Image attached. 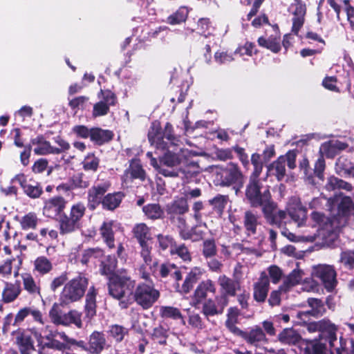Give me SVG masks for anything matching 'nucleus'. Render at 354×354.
Listing matches in <instances>:
<instances>
[{
  "label": "nucleus",
  "instance_id": "43",
  "mask_svg": "<svg viewBox=\"0 0 354 354\" xmlns=\"http://www.w3.org/2000/svg\"><path fill=\"white\" fill-rule=\"evenodd\" d=\"M160 274L162 277L171 276L178 281L182 279V274L178 268L174 263H163L160 267Z\"/></svg>",
  "mask_w": 354,
  "mask_h": 354
},
{
  "label": "nucleus",
  "instance_id": "15",
  "mask_svg": "<svg viewBox=\"0 0 354 354\" xmlns=\"http://www.w3.org/2000/svg\"><path fill=\"white\" fill-rule=\"evenodd\" d=\"M189 209L187 201L184 198H179L167 206V212L170 216L171 218H174L176 216H178V220L180 223V226L183 227L185 224V221L180 216L186 213Z\"/></svg>",
  "mask_w": 354,
  "mask_h": 354
},
{
  "label": "nucleus",
  "instance_id": "54",
  "mask_svg": "<svg viewBox=\"0 0 354 354\" xmlns=\"http://www.w3.org/2000/svg\"><path fill=\"white\" fill-rule=\"evenodd\" d=\"M143 212L151 219L160 218L163 215V210L158 204H148L143 207Z\"/></svg>",
  "mask_w": 354,
  "mask_h": 354
},
{
  "label": "nucleus",
  "instance_id": "31",
  "mask_svg": "<svg viewBox=\"0 0 354 354\" xmlns=\"http://www.w3.org/2000/svg\"><path fill=\"white\" fill-rule=\"evenodd\" d=\"M312 220L318 225V228L316 230V237L321 235L324 231H330L333 222L329 218L325 216L323 214L317 212H313L311 214Z\"/></svg>",
  "mask_w": 354,
  "mask_h": 354
},
{
  "label": "nucleus",
  "instance_id": "29",
  "mask_svg": "<svg viewBox=\"0 0 354 354\" xmlns=\"http://www.w3.org/2000/svg\"><path fill=\"white\" fill-rule=\"evenodd\" d=\"M109 185L103 183L97 186H94L88 191V205L94 209L99 205L102 201V197L107 191Z\"/></svg>",
  "mask_w": 354,
  "mask_h": 354
},
{
  "label": "nucleus",
  "instance_id": "5",
  "mask_svg": "<svg viewBox=\"0 0 354 354\" xmlns=\"http://www.w3.org/2000/svg\"><path fill=\"white\" fill-rule=\"evenodd\" d=\"M134 285V281L129 277L113 274L109 279V293L112 297L121 299L131 293Z\"/></svg>",
  "mask_w": 354,
  "mask_h": 354
},
{
  "label": "nucleus",
  "instance_id": "33",
  "mask_svg": "<svg viewBox=\"0 0 354 354\" xmlns=\"http://www.w3.org/2000/svg\"><path fill=\"white\" fill-rule=\"evenodd\" d=\"M114 227H115L114 221H109L104 222L100 229L101 236L110 248H113L115 245L113 232Z\"/></svg>",
  "mask_w": 354,
  "mask_h": 354
},
{
  "label": "nucleus",
  "instance_id": "60",
  "mask_svg": "<svg viewBox=\"0 0 354 354\" xmlns=\"http://www.w3.org/2000/svg\"><path fill=\"white\" fill-rule=\"evenodd\" d=\"M216 254V246L212 239L205 240L203 245V254L205 258H210Z\"/></svg>",
  "mask_w": 354,
  "mask_h": 354
},
{
  "label": "nucleus",
  "instance_id": "23",
  "mask_svg": "<svg viewBox=\"0 0 354 354\" xmlns=\"http://www.w3.org/2000/svg\"><path fill=\"white\" fill-rule=\"evenodd\" d=\"M204 270L198 266L192 268L186 275L180 292L187 294L193 288L194 284L201 278Z\"/></svg>",
  "mask_w": 354,
  "mask_h": 354
},
{
  "label": "nucleus",
  "instance_id": "51",
  "mask_svg": "<svg viewBox=\"0 0 354 354\" xmlns=\"http://www.w3.org/2000/svg\"><path fill=\"white\" fill-rule=\"evenodd\" d=\"M24 289L30 295H40L39 287L36 284L33 277L28 273L21 274Z\"/></svg>",
  "mask_w": 354,
  "mask_h": 354
},
{
  "label": "nucleus",
  "instance_id": "2",
  "mask_svg": "<svg viewBox=\"0 0 354 354\" xmlns=\"http://www.w3.org/2000/svg\"><path fill=\"white\" fill-rule=\"evenodd\" d=\"M337 330L338 327L329 319L321 320L320 335H326L330 348L335 349L337 354H354V341L352 339L347 340L341 337L339 341V346H336Z\"/></svg>",
  "mask_w": 354,
  "mask_h": 354
},
{
  "label": "nucleus",
  "instance_id": "8",
  "mask_svg": "<svg viewBox=\"0 0 354 354\" xmlns=\"http://www.w3.org/2000/svg\"><path fill=\"white\" fill-rule=\"evenodd\" d=\"M97 96L100 100L93 105V118L106 115L109 112L110 106L115 105L117 102L116 95L110 90L100 89Z\"/></svg>",
  "mask_w": 354,
  "mask_h": 354
},
{
  "label": "nucleus",
  "instance_id": "25",
  "mask_svg": "<svg viewBox=\"0 0 354 354\" xmlns=\"http://www.w3.org/2000/svg\"><path fill=\"white\" fill-rule=\"evenodd\" d=\"M145 178V173L140 162L137 160H132L129 167L127 169L122 176V180L126 184L132 181L133 179L138 178L143 180Z\"/></svg>",
  "mask_w": 354,
  "mask_h": 354
},
{
  "label": "nucleus",
  "instance_id": "55",
  "mask_svg": "<svg viewBox=\"0 0 354 354\" xmlns=\"http://www.w3.org/2000/svg\"><path fill=\"white\" fill-rule=\"evenodd\" d=\"M147 156L150 158V164L153 166L158 172L166 177H176L178 173L176 170H169L168 169L162 168L158 163L157 160L152 156V153L149 151L147 153Z\"/></svg>",
  "mask_w": 354,
  "mask_h": 354
},
{
  "label": "nucleus",
  "instance_id": "9",
  "mask_svg": "<svg viewBox=\"0 0 354 354\" xmlns=\"http://www.w3.org/2000/svg\"><path fill=\"white\" fill-rule=\"evenodd\" d=\"M313 274L319 278L325 288L331 292L337 285V274L333 266L319 264L313 267Z\"/></svg>",
  "mask_w": 354,
  "mask_h": 354
},
{
  "label": "nucleus",
  "instance_id": "57",
  "mask_svg": "<svg viewBox=\"0 0 354 354\" xmlns=\"http://www.w3.org/2000/svg\"><path fill=\"white\" fill-rule=\"evenodd\" d=\"M281 234L292 242H299L301 241L313 242L316 240V234L297 236L288 230H283L281 231Z\"/></svg>",
  "mask_w": 354,
  "mask_h": 354
},
{
  "label": "nucleus",
  "instance_id": "7",
  "mask_svg": "<svg viewBox=\"0 0 354 354\" xmlns=\"http://www.w3.org/2000/svg\"><path fill=\"white\" fill-rule=\"evenodd\" d=\"M270 195L268 187L262 186L261 183L249 182L247 185L245 196L252 207H260L262 203L268 201Z\"/></svg>",
  "mask_w": 354,
  "mask_h": 354
},
{
  "label": "nucleus",
  "instance_id": "30",
  "mask_svg": "<svg viewBox=\"0 0 354 354\" xmlns=\"http://www.w3.org/2000/svg\"><path fill=\"white\" fill-rule=\"evenodd\" d=\"M21 292V286L19 281L15 283L5 282L2 291V301L4 303H10L15 301Z\"/></svg>",
  "mask_w": 354,
  "mask_h": 354
},
{
  "label": "nucleus",
  "instance_id": "18",
  "mask_svg": "<svg viewBox=\"0 0 354 354\" xmlns=\"http://www.w3.org/2000/svg\"><path fill=\"white\" fill-rule=\"evenodd\" d=\"M300 347L306 354H327L326 344L322 342V335L319 339H302Z\"/></svg>",
  "mask_w": 354,
  "mask_h": 354
},
{
  "label": "nucleus",
  "instance_id": "40",
  "mask_svg": "<svg viewBox=\"0 0 354 354\" xmlns=\"http://www.w3.org/2000/svg\"><path fill=\"white\" fill-rule=\"evenodd\" d=\"M59 223L60 233L62 234L71 233L80 227V223L66 215L60 218Z\"/></svg>",
  "mask_w": 354,
  "mask_h": 354
},
{
  "label": "nucleus",
  "instance_id": "37",
  "mask_svg": "<svg viewBox=\"0 0 354 354\" xmlns=\"http://www.w3.org/2000/svg\"><path fill=\"white\" fill-rule=\"evenodd\" d=\"M239 310L236 307H231L227 310V319L225 321V326L234 335H236L240 331L236 324L238 322V317L239 315Z\"/></svg>",
  "mask_w": 354,
  "mask_h": 354
},
{
  "label": "nucleus",
  "instance_id": "35",
  "mask_svg": "<svg viewBox=\"0 0 354 354\" xmlns=\"http://www.w3.org/2000/svg\"><path fill=\"white\" fill-rule=\"evenodd\" d=\"M113 133L109 130L102 129L98 127L91 128V140L97 145H102L111 140Z\"/></svg>",
  "mask_w": 354,
  "mask_h": 354
},
{
  "label": "nucleus",
  "instance_id": "61",
  "mask_svg": "<svg viewBox=\"0 0 354 354\" xmlns=\"http://www.w3.org/2000/svg\"><path fill=\"white\" fill-rule=\"evenodd\" d=\"M128 333V329L120 325H113L111 327L110 334L117 342L123 340Z\"/></svg>",
  "mask_w": 354,
  "mask_h": 354
},
{
  "label": "nucleus",
  "instance_id": "1",
  "mask_svg": "<svg viewBox=\"0 0 354 354\" xmlns=\"http://www.w3.org/2000/svg\"><path fill=\"white\" fill-rule=\"evenodd\" d=\"M166 129L169 131L166 138L169 141V145L166 146V151L160 158V162L163 165L169 167H175L185 163L191 156V151L187 149L178 147L179 140L172 135V127L170 124H166Z\"/></svg>",
  "mask_w": 354,
  "mask_h": 354
},
{
  "label": "nucleus",
  "instance_id": "14",
  "mask_svg": "<svg viewBox=\"0 0 354 354\" xmlns=\"http://www.w3.org/2000/svg\"><path fill=\"white\" fill-rule=\"evenodd\" d=\"M66 201L62 196H55L46 201L43 207V214L48 218H55L60 215L66 207Z\"/></svg>",
  "mask_w": 354,
  "mask_h": 354
},
{
  "label": "nucleus",
  "instance_id": "27",
  "mask_svg": "<svg viewBox=\"0 0 354 354\" xmlns=\"http://www.w3.org/2000/svg\"><path fill=\"white\" fill-rule=\"evenodd\" d=\"M31 143L35 145L34 152L37 155H46L48 153L58 154L61 152L59 149L52 147L50 142L44 140L42 137H37L32 139Z\"/></svg>",
  "mask_w": 354,
  "mask_h": 354
},
{
  "label": "nucleus",
  "instance_id": "3",
  "mask_svg": "<svg viewBox=\"0 0 354 354\" xmlns=\"http://www.w3.org/2000/svg\"><path fill=\"white\" fill-rule=\"evenodd\" d=\"M88 284V279L82 274L70 280L65 284L60 295L61 303L68 305L79 301L84 296Z\"/></svg>",
  "mask_w": 354,
  "mask_h": 354
},
{
  "label": "nucleus",
  "instance_id": "44",
  "mask_svg": "<svg viewBox=\"0 0 354 354\" xmlns=\"http://www.w3.org/2000/svg\"><path fill=\"white\" fill-rule=\"evenodd\" d=\"M279 340L286 344H295L301 337L299 333L292 328H286L279 334Z\"/></svg>",
  "mask_w": 354,
  "mask_h": 354
},
{
  "label": "nucleus",
  "instance_id": "64",
  "mask_svg": "<svg viewBox=\"0 0 354 354\" xmlns=\"http://www.w3.org/2000/svg\"><path fill=\"white\" fill-rule=\"evenodd\" d=\"M212 29L209 19L202 18L198 20V30L201 35L207 37L212 34Z\"/></svg>",
  "mask_w": 354,
  "mask_h": 354
},
{
  "label": "nucleus",
  "instance_id": "17",
  "mask_svg": "<svg viewBox=\"0 0 354 354\" xmlns=\"http://www.w3.org/2000/svg\"><path fill=\"white\" fill-rule=\"evenodd\" d=\"M236 336L242 337L247 343L254 346H258L261 343L267 342L264 332L257 326L251 328L248 331L240 330Z\"/></svg>",
  "mask_w": 354,
  "mask_h": 354
},
{
  "label": "nucleus",
  "instance_id": "22",
  "mask_svg": "<svg viewBox=\"0 0 354 354\" xmlns=\"http://www.w3.org/2000/svg\"><path fill=\"white\" fill-rule=\"evenodd\" d=\"M216 287L214 282L210 279H207L201 282L196 287L194 295L193 302L194 305L199 304L202 300L206 298L207 293H215Z\"/></svg>",
  "mask_w": 354,
  "mask_h": 354
},
{
  "label": "nucleus",
  "instance_id": "16",
  "mask_svg": "<svg viewBox=\"0 0 354 354\" xmlns=\"http://www.w3.org/2000/svg\"><path fill=\"white\" fill-rule=\"evenodd\" d=\"M216 303L212 299L207 300L203 306L202 312L208 319L209 317L223 313V310L228 304V299L225 297H216Z\"/></svg>",
  "mask_w": 354,
  "mask_h": 354
},
{
  "label": "nucleus",
  "instance_id": "41",
  "mask_svg": "<svg viewBox=\"0 0 354 354\" xmlns=\"http://www.w3.org/2000/svg\"><path fill=\"white\" fill-rule=\"evenodd\" d=\"M133 232L140 244L149 243L151 240L149 228L145 223L137 224L133 227Z\"/></svg>",
  "mask_w": 354,
  "mask_h": 354
},
{
  "label": "nucleus",
  "instance_id": "11",
  "mask_svg": "<svg viewBox=\"0 0 354 354\" xmlns=\"http://www.w3.org/2000/svg\"><path fill=\"white\" fill-rule=\"evenodd\" d=\"M32 336L39 340L41 337L40 333L35 330L19 331L17 333L16 343L21 354H31L35 350Z\"/></svg>",
  "mask_w": 354,
  "mask_h": 354
},
{
  "label": "nucleus",
  "instance_id": "12",
  "mask_svg": "<svg viewBox=\"0 0 354 354\" xmlns=\"http://www.w3.org/2000/svg\"><path fill=\"white\" fill-rule=\"evenodd\" d=\"M168 133L169 131H167L166 127L164 132L162 131L159 122H153L148 132V139L150 144L157 149H165L166 146L169 145V141L166 138Z\"/></svg>",
  "mask_w": 354,
  "mask_h": 354
},
{
  "label": "nucleus",
  "instance_id": "49",
  "mask_svg": "<svg viewBox=\"0 0 354 354\" xmlns=\"http://www.w3.org/2000/svg\"><path fill=\"white\" fill-rule=\"evenodd\" d=\"M160 314L162 317L173 319H180L182 324H185V321L183 317V315L180 310L173 306H162L160 309Z\"/></svg>",
  "mask_w": 354,
  "mask_h": 354
},
{
  "label": "nucleus",
  "instance_id": "21",
  "mask_svg": "<svg viewBox=\"0 0 354 354\" xmlns=\"http://www.w3.org/2000/svg\"><path fill=\"white\" fill-rule=\"evenodd\" d=\"M218 283L221 288L222 296L227 298V296H234L237 290L240 288V283L232 279L225 275H221L218 279Z\"/></svg>",
  "mask_w": 354,
  "mask_h": 354
},
{
  "label": "nucleus",
  "instance_id": "53",
  "mask_svg": "<svg viewBox=\"0 0 354 354\" xmlns=\"http://www.w3.org/2000/svg\"><path fill=\"white\" fill-rule=\"evenodd\" d=\"M326 187L328 190L343 189L346 191H351L352 189V185L350 183L335 176H331L328 179Z\"/></svg>",
  "mask_w": 354,
  "mask_h": 354
},
{
  "label": "nucleus",
  "instance_id": "10",
  "mask_svg": "<svg viewBox=\"0 0 354 354\" xmlns=\"http://www.w3.org/2000/svg\"><path fill=\"white\" fill-rule=\"evenodd\" d=\"M262 212L267 222L281 227L286 218V212L283 210L277 211V205L272 201L271 194L268 201L262 203Z\"/></svg>",
  "mask_w": 354,
  "mask_h": 354
},
{
  "label": "nucleus",
  "instance_id": "24",
  "mask_svg": "<svg viewBox=\"0 0 354 354\" xmlns=\"http://www.w3.org/2000/svg\"><path fill=\"white\" fill-rule=\"evenodd\" d=\"M288 214L291 219L297 223L298 227L301 226L307 218V210L300 203L290 205L288 208Z\"/></svg>",
  "mask_w": 354,
  "mask_h": 354
},
{
  "label": "nucleus",
  "instance_id": "32",
  "mask_svg": "<svg viewBox=\"0 0 354 354\" xmlns=\"http://www.w3.org/2000/svg\"><path fill=\"white\" fill-rule=\"evenodd\" d=\"M336 173L343 177L351 176L354 178V166L346 158L339 157L335 164Z\"/></svg>",
  "mask_w": 354,
  "mask_h": 354
},
{
  "label": "nucleus",
  "instance_id": "36",
  "mask_svg": "<svg viewBox=\"0 0 354 354\" xmlns=\"http://www.w3.org/2000/svg\"><path fill=\"white\" fill-rule=\"evenodd\" d=\"M235 59L234 50L227 46H221L214 53V60L219 64H227Z\"/></svg>",
  "mask_w": 354,
  "mask_h": 354
},
{
  "label": "nucleus",
  "instance_id": "62",
  "mask_svg": "<svg viewBox=\"0 0 354 354\" xmlns=\"http://www.w3.org/2000/svg\"><path fill=\"white\" fill-rule=\"evenodd\" d=\"M72 188H86L89 185L88 181L82 174L74 175L71 179Z\"/></svg>",
  "mask_w": 354,
  "mask_h": 354
},
{
  "label": "nucleus",
  "instance_id": "42",
  "mask_svg": "<svg viewBox=\"0 0 354 354\" xmlns=\"http://www.w3.org/2000/svg\"><path fill=\"white\" fill-rule=\"evenodd\" d=\"M96 292L94 287H91L86 297L85 313L88 318H92L96 313Z\"/></svg>",
  "mask_w": 354,
  "mask_h": 354
},
{
  "label": "nucleus",
  "instance_id": "45",
  "mask_svg": "<svg viewBox=\"0 0 354 354\" xmlns=\"http://www.w3.org/2000/svg\"><path fill=\"white\" fill-rule=\"evenodd\" d=\"M39 218L35 212H29L19 220L20 226L24 230H34L37 227Z\"/></svg>",
  "mask_w": 354,
  "mask_h": 354
},
{
  "label": "nucleus",
  "instance_id": "26",
  "mask_svg": "<svg viewBox=\"0 0 354 354\" xmlns=\"http://www.w3.org/2000/svg\"><path fill=\"white\" fill-rule=\"evenodd\" d=\"M347 145L339 140H330L324 142L319 148L322 156L333 158L339 151L345 149Z\"/></svg>",
  "mask_w": 354,
  "mask_h": 354
},
{
  "label": "nucleus",
  "instance_id": "20",
  "mask_svg": "<svg viewBox=\"0 0 354 354\" xmlns=\"http://www.w3.org/2000/svg\"><path fill=\"white\" fill-rule=\"evenodd\" d=\"M270 281L266 272L261 273L259 281L254 285V298L259 302L266 300L269 290Z\"/></svg>",
  "mask_w": 354,
  "mask_h": 354
},
{
  "label": "nucleus",
  "instance_id": "13",
  "mask_svg": "<svg viewBox=\"0 0 354 354\" xmlns=\"http://www.w3.org/2000/svg\"><path fill=\"white\" fill-rule=\"evenodd\" d=\"M243 174L237 165L234 163H230L222 170L221 185L230 186L236 184L241 187L243 183Z\"/></svg>",
  "mask_w": 354,
  "mask_h": 354
},
{
  "label": "nucleus",
  "instance_id": "34",
  "mask_svg": "<svg viewBox=\"0 0 354 354\" xmlns=\"http://www.w3.org/2000/svg\"><path fill=\"white\" fill-rule=\"evenodd\" d=\"M270 175L276 176L278 180H281L286 175V164L283 156H280L268 167Z\"/></svg>",
  "mask_w": 354,
  "mask_h": 354
},
{
  "label": "nucleus",
  "instance_id": "19",
  "mask_svg": "<svg viewBox=\"0 0 354 354\" xmlns=\"http://www.w3.org/2000/svg\"><path fill=\"white\" fill-rule=\"evenodd\" d=\"M290 10L293 15L292 31L297 35L304 23V16L306 10V6L301 2L297 1L292 4Z\"/></svg>",
  "mask_w": 354,
  "mask_h": 354
},
{
  "label": "nucleus",
  "instance_id": "39",
  "mask_svg": "<svg viewBox=\"0 0 354 354\" xmlns=\"http://www.w3.org/2000/svg\"><path fill=\"white\" fill-rule=\"evenodd\" d=\"M243 225L248 235L255 234L259 225L257 215L250 211H246L244 214Z\"/></svg>",
  "mask_w": 354,
  "mask_h": 354
},
{
  "label": "nucleus",
  "instance_id": "58",
  "mask_svg": "<svg viewBox=\"0 0 354 354\" xmlns=\"http://www.w3.org/2000/svg\"><path fill=\"white\" fill-rule=\"evenodd\" d=\"M308 305L312 308L313 315H322L325 312L324 304L322 300L315 298H309L308 299Z\"/></svg>",
  "mask_w": 354,
  "mask_h": 354
},
{
  "label": "nucleus",
  "instance_id": "56",
  "mask_svg": "<svg viewBox=\"0 0 354 354\" xmlns=\"http://www.w3.org/2000/svg\"><path fill=\"white\" fill-rule=\"evenodd\" d=\"M339 262L346 268L354 269V250L342 251L340 254Z\"/></svg>",
  "mask_w": 354,
  "mask_h": 354
},
{
  "label": "nucleus",
  "instance_id": "59",
  "mask_svg": "<svg viewBox=\"0 0 354 354\" xmlns=\"http://www.w3.org/2000/svg\"><path fill=\"white\" fill-rule=\"evenodd\" d=\"M85 170L96 171L99 165V159L93 153L88 154L82 162Z\"/></svg>",
  "mask_w": 354,
  "mask_h": 354
},
{
  "label": "nucleus",
  "instance_id": "38",
  "mask_svg": "<svg viewBox=\"0 0 354 354\" xmlns=\"http://www.w3.org/2000/svg\"><path fill=\"white\" fill-rule=\"evenodd\" d=\"M303 272L300 270H293L284 279L280 289L284 292H288L292 287L298 284L302 278Z\"/></svg>",
  "mask_w": 354,
  "mask_h": 354
},
{
  "label": "nucleus",
  "instance_id": "28",
  "mask_svg": "<svg viewBox=\"0 0 354 354\" xmlns=\"http://www.w3.org/2000/svg\"><path fill=\"white\" fill-rule=\"evenodd\" d=\"M106 344L104 335L94 331L89 337L88 351L92 354H99L104 349Z\"/></svg>",
  "mask_w": 354,
  "mask_h": 354
},
{
  "label": "nucleus",
  "instance_id": "63",
  "mask_svg": "<svg viewBox=\"0 0 354 354\" xmlns=\"http://www.w3.org/2000/svg\"><path fill=\"white\" fill-rule=\"evenodd\" d=\"M86 207L82 203H77L71 207L70 217L80 223V219L82 218L85 213Z\"/></svg>",
  "mask_w": 354,
  "mask_h": 354
},
{
  "label": "nucleus",
  "instance_id": "46",
  "mask_svg": "<svg viewBox=\"0 0 354 354\" xmlns=\"http://www.w3.org/2000/svg\"><path fill=\"white\" fill-rule=\"evenodd\" d=\"M189 10L185 6L180 7L174 13L167 19V23L171 25H177L185 22L187 18Z\"/></svg>",
  "mask_w": 354,
  "mask_h": 354
},
{
  "label": "nucleus",
  "instance_id": "48",
  "mask_svg": "<svg viewBox=\"0 0 354 354\" xmlns=\"http://www.w3.org/2000/svg\"><path fill=\"white\" fill-rule=\"evenodd\" d=\"M338 211L340 214L348 217L354 215V203L349 196H343L338 205Z\"/></svg>",
  "mask_w": 354,
  "mask_h": 354
},
{
  "label": "nucleus",
  "instance_id": "50",
  "mask_svg": "<svg viewBox=\"0 0 354 354\" xmlns=\"http://www.w3.org/2000/svg\"><path fill=\"white\" fill-rule=\"evenodd\" d=\"M122 197L120 192L107 194L102 201V205L104 208L113 210L119 206Z\"/></svg>",
  "mask_w": 354,
  "mask_h": 354
},
{
  "label": "nucleus",
  "instance_id": "6",
  "mask_svg": "<svg viewBox=\"0 0 354 354\" xmlns=\"http://www.w3.org/2000/svg\"><path fill=\"white\" fill-rule=\"evenodd\" d=\"M160 292L152 285L139 284L134 292V299L143 308H150L159 298Z\"/></svg>",
  "mask_w": 354,
  "mask_h": 354
},
{
  "label": "nucleus",
  "instance_id": "4",
  "mask_svg": "<svg viewBox=\"0 0 354 354\" xmlns=\"http://www.w3.org/2000/svg\"><path fill=\"white\" fill-rule=\"evenodd\" d=\"M49 316L53 323L56 325L68 326L74 324L78 328H82L83 326L80 312L71 310L66 313H63L57 304H53L49 311Z\"/></svg>",
  "mask_w": 354,
  "mask_h": 354
},
{
  "label": "nucleus",
  "instance_id": "52",
  "mask_svg": "<svg viewBox=\"0 0 354 354\" xmlns=\"http://www.w3.org/2000/svg\"><path fill=\"white\" fill-rule=\"evenodd\" d=\"M35 270L41 274L48 273L53 268L51 262L45 257H37L34 262Z\"/></svg>",
  "mask_w": 354,
  "mask_h": 354
},
{
  "label": "nucleus",
  "instance_id": "47",
  "mask_svg": "<svg viewBox=\"0 0 354 354\" xmlns=\"http://www.w3.org/2000/svg\"><path fill=\"white\" fill-rule=\"evenodd\" d=\"M60 333L61 332L55 331L51 335V337H47V339L49 340L46 344L48 348L57 351L69 350L68 343L66 341L62 340L57 335V333Z\"/></svg>",
  "mask_w": 354,
  "mask_h": 354
}]
</instances>
